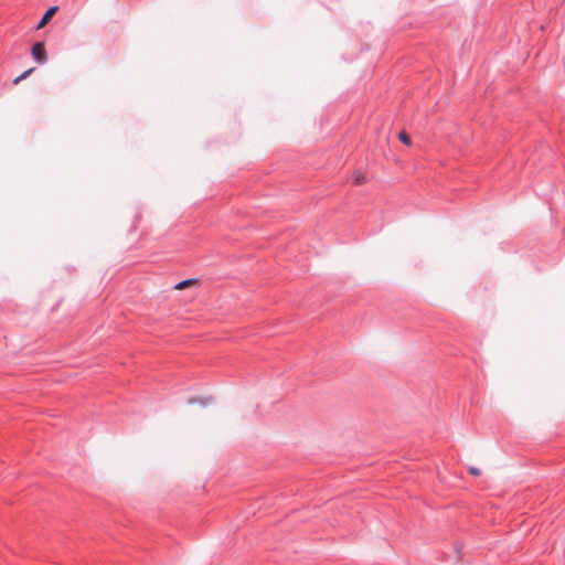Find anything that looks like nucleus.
Segmentation results:
<instances>
[{
    "label": "nucleus",
    "mask_w": 565,
    "mask_h": 565,
    "mask_svg": "<svg viewBox=\"0 0 565 565\" xmlns=\"http://www.w3.org/2000/svg\"><path fill=\"white\" fill-rule=\"evenodd\" d=\"M31 54L33 60L39 64H44L47 61L46 51L43 42H36L32 45Z\"/></svg>",
    "instance_id": "nucleus-1"
},
{
    "label": "nucleus",
    "mask_w": 565,
    "mask_h": 565,
    "mask_svg": "<svg viewBox=\"0 0 565 565\" xmlns=\"http://www.w3.org/2000/svg\"><path fill=\"white\" fill-rule=\"evenodd\" d=\"M57 7H51L46 10V12L43 14L41 20L39 21L36 29L43 28L49 21L52 19L53 14L57 11Z\"/></svg>",
    "instance_id": "nucleus-2"
},
{
    "label": "nucleus",
    "mask_w": 565,
    "mask_h": 565,
    "mask_svg": "<svg viewBox=\"0 0 565 565\" xmlns=\"http://www.w3.org/2000/svg\"><path fill=\"white\" fill-rule=\"evenodd\" d=\"M212 401H213L212 397H206V398H189L188 403L189 404L198 403V404H200L202 406H206V405L211 404Z\"/></svg>",
    "instance_id": "nucleus-3"
},
{
    "label": "nucleus",
    "mask_w": 565,
    "mask_h": 565,
    "mask_svg": "<svg viewBox=\"0 0 565 565\" xmlns=\"http://www.w3.org/2000/svg\"><path fill=\"white\" fill-rule=\"evenodd\" d=\"M352 178L354 184H362L365 180V174L362 171L356 170L353 172Z\"/></svg>",
    "instance_id": "nucleus-4"
},
{
    "label": "nucleus",
    "mask_w": 565,
    "mask_h": 565,
    "mask_svg": "<svg viewBox=\"0 0 565 565\" xmlns=\"http://www.w3.org/2000/svg\"><path fill=\"white\" fill-rule=\"evenodd\" d=\"M194 280H195V279H185V280H182V281L178 282V284L174 286V288H175V289H179V290H180V289H183V288H185V287L190 286Z\"/></svg>",
    "instance_id": "nucleus-5"
},
{
    "label": "nucleus",
    "mask_w": 565,
    "mask_h": 565,
    "mask_svg": "<svg viewBox=\"0 0 565 565\" xmlns=\"http://www.w3.org/2000/svg\"><path fill=\"white\" fill-rule=\"evenodd\" d=\"M398 138L404 145H411V137L405 131H401Z\"/></svg>",
    "instance_id": "nucleus-6"
},
{
    "label": "nucleus",
    "mask_w": 565,
    "mask_h": 565,
    "mask_svg": "<svg viewBox=\"0 0 565 565\" xmlns=\"http://www.w3.org/2000/svg\"><path fill=\"white\" fill-rule=\"evenodd\" d=\"M33 70H34V68H30V70H28V71L23 72L20 76H18V77L13 81V83H14V84H18L20 81H22V79L26 78V77H28V76L33 72Z\"/></svg>",
    "instance_id": "nucleus-7"
},
{
    "label": "nucleus",
    "mask_w": 565,
    "mask_h": 565,
    "mask_svg": "<svg viewBox=\"0 0 565 565\" xmlns=\"http://www.w3.org/2000/svg\"><path fill=\"white\" fill-rule=\"evenodd\" d=\"M470 473L473 475V476H479L481 473L480 469L476 468V467H471L469 469Z\"/></svg>",
    "instance_id": "nucleus-8"
}]
</instances>
